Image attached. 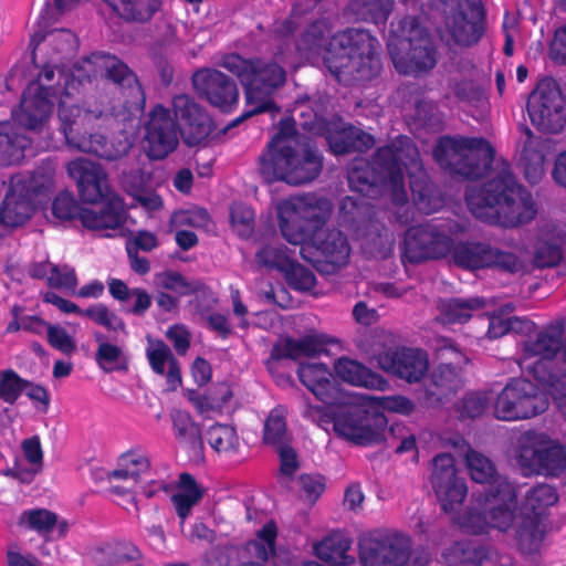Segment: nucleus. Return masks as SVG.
<instances>
[{"mask_svg": "<svg viewBox=\"0 0 566 566\" xmlns=\"http://www.w3.org/2000/svg\"><path fill=\"white\" fill-rule=\"evenodd\" d=\"M98 77L127 86L136 102L142 101L137 78L116 56L94 53L71 73L46 65L39 77L27 86L21 104L12 112L11 119L0 122V164L18 165L28 155L34 154L32 138L22 133L21 128L30 133H41L46 127L56 102L61 130L69 147L107 160H116L126 155L133 139L125 132L111 140L102 135H81L82 130L93 127L104 115L103 111H82L76 104L80 86Z\"/></svg>", "mask_w": 566, "mask_h": 566, "instance_id": "nucleus-1", "label": "nucleus"}, {"mask_svg": "<svg viewBox=\"0 0 566 566\" xmlns=\"http://www.w3.org/2000/svg\"><path fill=\"white\" fill-rule=\"evenodd\" d=\"M433 155L443 169L467 178L482 176L481 167L486 170L488 181L467 192L468 207L478 219L516 227L534 218L532 196L515 182L506 161L494 159L492 147L483 139L443 137Z\"/></svg>", "mask_w": 566, "mask_h": 566, "instance_id": "nucleus-2", "label": "nucleus"}, {"mask_svg": "<svg viewBox=\"0 0 566 566\" xmlns=\"http://www.w3.org/2000/svg\"><path fill=\"white\" fill-rule=\"evenodd\" d=\"M403 169L409 177L417 210L426 214L438 211L443 200L428 184L419 151L406 136H399L390 145L379 148L373 165L356 159L348 171L349 187L370 198L381 192L390 198L397 220L408 223L413 219V212L407 201Z\"/></svg>", "mask_w": 566, "mask_h": 566, "instance_id": "nucleus-3", "label": "nucleus"}, {"mask_svg": "<svg viewBox=\"0 0 566 566\" xmlns=\"http://www.w3.org/2000/svg\"><path fill=\"white\" fill-rule=\"evenodd\" d=\"M496 490L485 500L479 501L486 514L470 511L460 523V528L470 534H486L494 530L510 536L525 554L539 549L545 524L543 513L556 503L557 494L547 484H539L527 491L521 506L517 504V488L507 480H497Z\"/></svg>", "mask_w": 566, "mask_h": 566, "instance_id": "nucleus-4", "label": "nucleus"}, {"mask_svg": "<svg viewBox=\"0 0 566 566\" xmlns=\"http://www.w3.org/2000/svg\"><path fill=\"white\" fill-rule=\"evenodd\" d=\"M276 209L282 235L301 247L304 260L326 273L347 263L350 248L346 238L339 231L323 230L332 213L328 199L305 193L281 201Z\"/></svg>", "mask_w": 566, "mask_h": 566, "instance_id": "nucleus-5", "label": "nucleus"}, {"mask_svg": "<svg viewBox=\"0 0 566 566\" xmlns=\"http://www.w3.org/2000/svg\"><path fill=\"white\" fill-rule=\"evenodd\" d=\"M327 32L326 21L311 25L297 44L300 55L313 63L322 57L339 82L365 81L379 72V42L368 31L352 28L329 40L325 38Z\"/></svg>", "mask_w": 566, "mask_h": 566, "instance_id": "nucleus-6", "label": "nucleus"}, {"mask_svg": "<svg viewBox=\"0 0 566 566\" xmlns=\"http://www.w3.org/2000/svg\"><path fill=\"white\" fill-rule=\"evenodd\" d=\"M458 231H461L459 226L451 227L446 223L412 227L406 232L402 256L411 263L450 258L468 269L500 266L513 272L518 268V259L512 253L501 252L484 244H454L450 233Z\"/></svg>", "mask_w": 566, "mask_h": 566, "instance_id": "nucleus-7", "label": "nucleus"}, {"mask_svg": "<svg viewBox=\"0 0 566 566\" xmlns=\"http://www.w3.org/2000/svg\"><path fill=\"white\" fill-rule=\"evenodd\" d=\"M323 166L322 156L295 132L294 120H281L259 158V170L268 182L298 186L314 180Z\"/></svg>", "mask_w": 566, "mask_h": 566, "instance_id": "nucleus-8", "label": "nucleus"}, {"mask_svg": "<svg viewBox=\"0 0 566 566\" xmlns=\"http://www.w3.org/2000/svg\"><path fill=\"white\" fill-rule=\"evenodd\" d=\"M176 122L169 111L157 105L145 124L143 149L149 159H164L178 145L176 124L186 144L202 142L211 130L210 117L187 95H177L172 101Z\"/></svg>", "mask_w": 566, "mask_h": 566, "instance_id": "nucleus-9", "label": "nucleus"}, {"mask_svg": "<svg viewBox=\"0 0 566 566\" xmlns=\"http://www.w3.org/2000/svg\"><path fill=\"white\" fill-rule=\"evenodd\" d=\"M336 343L324 334L310 333L300 339H281L272 350L275 358L301 359L296 374L300 381L324 403L323 407L350 406L355 392L342 388L333 379L327 365L313 360L315 357L327 354V345Z\"/></svg>", "mask_w": 566, "mask_h": 566, "instance_id": "nucleus-10", "label": "nucleus"}, {"mask_svg": "<svg viewBox=\"0 0 566 566\" xmlns=\"http://www.w3.org/2000/svg\"><path fill=\"white\" fill-rule=\"evenodd\" d=\"M69 176L76 181L78 192L87 202H104L101 207L85 208L80 212L82 224L91 230H114L126 220L123 200L111 191L107 174L96 163L75 159L67 164Z\"/></svg>", "mask_w": 566, "mask_h": 566, "instance_id": "nucleus-11", "label": "nucleus"}, {"mask_svg": "<svg viewBox=\"0 0 566 566\" xmlns=\"http://www.w3.org/2000/svg\"><path fill=\"white\" fill-rule=\"evenodd\" d=\"M564 329L563 318L553 322L545 329L538 331L535 324L528 319L518 317L504 319L500 316H492L488 335L490 338H499L509 331L521 333V338L517 340L516 363L521 370L533 375L535 380L546 381L547 361L558 349Z\"/></svg>", "mask_w": 566, "mask_h": 566, "instance_id": "nucleus-12", "label": "nucleus"}, {"mask_svg": "<svg viewBox=\"0 0 566 566\" xmlns=\"http://www.w3.org/2000/svg\"><path fill=\"white\" fill-rule=\"evenodd\" d=\"M302 413L325 431L360 446L379 442L387 427L385 416H374L371 410L358 406H313L306 403Z\"/></svg>", "mask_w": 566, "mask_h": 566, "instance_id": "nucleus-13", "label": "nucleus"}, {"mask_svg": "<svg viewBox=\"0 0 566 566\" xmlns=\"http://www.w3.org/2000/svg\"><path fill=\"white\" fill-rule=\"evenodd\" d=\"M222 66L237 75L245 88L247 116L274 106L273 96L285 82V72L275 62L247 60L238 54L224 56Z\"/></svg>", "mask_w": 566, "mask_h": 566, "instance_id": "nucleus-14", "label": "nucleus"}, {"mask_svg": "<svg viewBox=\"0 0 566 566\" xmlns=\"http://www.w3.org/2000/svg\"><path fill=\"white\" fill-rule=\"evenodd\" d=\"M52 184V167L39 168L32 174L13 175L0 206V235L29 220L36 205L41 202V197L45 196Z\"/></svg>", "mask_w": 566, "mask_h": 566, "instance_id": "nucleus-15", "label": "nucleus"}, {"mask_svg": "<svg viewBox=\"0 0 566 566\" xmlns=\"http://www.w3.org/2000/svg\"><path fill=\"white\" fill-rule=\"evenodd\" d=\"M388 50L396 70L417 74L432 69L436 51L426 29L416 18H405L388 38Z\"/></svg>", "mask_w": 566, "mask_h": 566, "instance_id": "nucleus-16", "label": "nucleus"}, {"mask_svg": "<svg viewBox=\"0 0 566 566\" xmlns=\"http://www.w3.org/2000/svg\"><path fill=\"white\" fill-rule=\"evenodd\" d=\"M513 458L524 475L557 476L566 470V447L543 431L522 432Z\"/></svg>", "mask_w": 566, "mask_h": 566, "instance_id": "nucleus-17", "label": "nucleus"}, {"mask_svg": "<svg viewBox=\"0 0 566 566\" xmlns=\"http://www.w3.org/2000/svg\"><path fill=\"white\" fill-rule=\"evenodd\" d=\"M548 408V399L538 387L525 378L512 379L494 400V416L504 421L533 418Z\"/></svg>", "mask_w": 566, "mask_h": 566, "instance_id": "nucleus-18", "label": "nucleus"}, {"mask_svg": "<svg viewBox=\"0 0 566 566\" xmlns=\"http://www.w3.org/2000/svg\"><path fill=\"white\" fill-rule=\"evenodd\" d=\"M430 3L446 14V28L457 44L469 46L481 39L484 14L480 0H430Z\"/></svg>", "mask_w": 566, "mask_h": 566, "instance_id": "nucleus-19", "label": "nucleus"}, {"mask_svg": "<svg viewBox=\"0 0 566 566\" xmlns=\"http://www.w3.org/2000/svg\"><path fill=\"white\" fill-rule=\"evenodd\" d=\"M531 123L543 133H559L566 124V97L553 80L541 81L528 97Z\"/></svg>", "mask_w": 566, "mask_h": 566, "instance_id": "nucleus-20", "label": "nucleus"}, {"mask_svg": "<svg viewBox=\"0 0 566 566\" xmlns=\"http://www.w3.org/2000/svg\"><path fill=\"white\" fill-rule=\"evenodd\" d=\"M411 556L410 538L398 532H373L359 541L363 566H406Z\"/></svg>", "mask_w": 566, "mask_h": 566, "instance_id": "nucleus-21", "label": "nucleus"}, {"mask_svg": "<svg viewBox=\"0 0 566 566\" xmlns=\"http://www.w3.org/2000/svg\"><path fill=\"white\" fill-rule=\"evenodd\" d=\"M446 446L453 448L460 455L464 457L465 467L471 479L476 483H491V488L481 495H473L472 504L460 515L454 517V522L460 527L459 521L464 515L473 511L481 516L486 514V509L479 501H484L492 492L496 490L497 480H505L504 478L496 475V469L494 463L483 453L473 450L467 443V441L458 434H454L447 439Z\"/></svg>", "mask_w": 566, "mask_h": 566, "instance_id": "nucleus-22", "label": "nucleus"}, {"mask_svg": "<svg viewBox=\"0 0 566 566\" xmlns=\"http://www.w3.org/2000/svg\"><path fill=\"white\" fill-rule=\"evenodd\" d=\"M431 484L447 513L457 512L468 494L467 483L458 475L454 459L448 453H441L433 459Z\"/></svg>", "mask_w": 566, "mask_h": 566, "instance_id": "nucleus-23", "label": "nucleus"}, {"mask_svg": "<svg viewBox=\"0 0 566 566\" xmlns=\"http://www.w3.org/2000/svg\"><path fill=\"white\" fill-rule=\"evenodd\" d=\"M376 360L380 369L410 384L420 381L429 368L426 352L418 348L388 349L380 353Z\"/></svg>", "mask_w": 566, "mask_h": 566, "instance_id": "nucleus-24", "label": "nucleus"}, {"mask_svg": "<svg viewBox=\"0 0 566 566\" xmlns=\"http://www.w3.org/2000/svg\"><path fill=\"white\" fill-rule=\"evenodd\" d=\"M192 82L199 94L222 111L229 112L238 103L237 85L217 70H200L193 74Z\"/></svg>", "mask_w": 566, "mask_h": 566, "instance_id": "nucleus-25", "label": "nucleus"}, {"mask_svg": "<svg viewBox=\"0 0 566 566\" xmlns=\"http://www.w3.org/2000/svg\"><path fill=\"white\" fill-rule=\"evenodd\" d=\"M333 369L337 378L352 386L380 391L389 389L388 380L356 359L339 357L334 361Z\"/></svg>", "mask_w": 566, "mask_h": 566, "instance_id": "nucleus-26", "label": "nucleus"}, {"mask_svg": "<svg viewBox=\"0 0 566 566\" xmlns=\"http://www.w3.org/2000/svg\"><path fill=\"white\" fill-rule=\"evenodd\" d=\"M146 357L153 371L166 377L169 389L175 390L181 385L178 361L163 340L147 336Z\"/></svg>", "mask_w": 566, "mask_h": 566, "instance_id": "nucleus-27", "label": "nucleus"}, {"mask_svg": "<svg viewBox=\"0 0 566 566\" xmlns=\"http://www.w3.org/2000/svg\"><path fill=\"white\" fill-rule=\"evenodd\" d=\"M205 489L188 473H182L171 491L170 500L182 526L192 509L202 500Z\"/></svg>", "mask_w": 566, "mask_h": 566, "instance_id": "nucleus-28", "label": "nucleus"}, {"mask_svg": "<svg viewBox=\"0 0 566 566\" xmlns=\"http://www.w3.org/2000/svg\"><path fill=\"white\" fill-rule=\"evenodd\" d=\"M21 527L33 531L41 536L56 533L57 538L64 537L69 532V523L57 514L46 509H30L23 511L18 520Z\"/></svg>", "mask_w": 566, "mask_h": 566, "instance_id": "nucleus-29", "label": "nucleus"}, {"mask_svg": "<svg viewBox=\"0 0 566 566\" xmlns=\"http://www.w3.org/2000/svg\"><path fill=\"white\" fill-rule=\"evenodd\" d=\"M350 548L352 539L344 533L334 532L314 545V553L327 566H350L355 563Z\"/></svg>", "mask_w": 566, "mask_h": 566, "instance_id": "nucleus-30", "label": "nucleus"}, {"mask_svg": "<svg viewBox=\"0 0 566 566\" xmlns=\"http://www.w3.org/2000/svg\"><path fill=\"white\" fill-rule=\"evenodd\" d=\"M150 470L148 453L140 448H134L118 457L116 469L109 473V479L112 481L130 480L134 484H139L142 478L148 475Z\"/></svg>", "mask_w": 566, "mask_h": 566, "instance_id": "nucleus-31", "label": "nucleus"}, {"mask_svg": "<svg viewBox=\"0 0 566 566\" xmlns=\"http://www.w3.org/2000/svg\"><path fill=\"white\" fill-rule=\"evenodd\" d=\"M564 231L556 224H545L538 233L535 244V261L539 266H552L562 259Z\"/></svg>", "mask_w": 566, "mask_h": 566, "instance_id": "nucleus-32", "label": "nucleus"}, {"mask_svg": "<svg viewBox=\"0 0 566 566\" xmlns=\"http://www.w3.org/2000/svg\"><path fill=\"white\" fill-rule=\"evenodd\" d=\"M441 357L449 363L439 367L433 375V382L441 394L455 390L461 385L458 368L468 363V358L461 354L451 343L441 348Z\"/></svg>", "mask_w": 566, "mask_h": 566, "instance_id": "nucleus-33", "label": "nucleus"}, {"mask_svg": "<svg viewBox=\"0 0 566 566\" xmlns=\"http://www.w3.org/2000/svg\"><path fill=\"white\" fill-rule=\"evenodd\" d=\"M350 406L365 407L371 410L374 416H384L385 411L406 416L415 410L413 402L400 395L379 397L355 392V399Z\"/></svg>", "mask_w": 566, "mask_h": 566, "instance_id": "nucleus-34", "label": "nucleus"}, {"mask_svg": "<svg viewBox=\"0 0 566 566\" xmlns=\"http://www.w3.org/2000/svg\"><path fill=\"white\" fill-rule=\"evenodd\" d=\"M150 180L148 171L140 170L129 174L124 178V187L127 192L147 211L155 212L163 208L161 198L154 191L146 190Z\"/></svg>", "mask_w": 566, "mask_h": 566, "instance_id": "nucleus-35", "label": "nucleus"}, {"mask_svg": "<svg viewBox=\"0 0 566 566\" xmlns=\"http://www.w3.org/2000/svg\"><path fill=\"white\" fill-rule=\"evenodd\" d=\"M119 17L128 21L146 22L160 8L161 0H104Z\"/></svg>", "mask_w": 566, "mask_h": 566, "instance_id": "nucleus-36", "label": "nucleus"}, {"mask_svg": "<svg viewBox=\"0 0 566 566\" xmlns=\"http://www.w3.org/2000/svg\"><path fill=\"white\" fill-rule=\"evenodd\" d=\"M327 142L333 153L337 155L349 150L363 151L370 148L375 143L370 134L355 127H344L339 133L328 135Z\"/></svg>", "mask_w": 566, "mask_h": 566, "instance_id": "nucleus-37", "label": "nucleus"}, {"mask_svg": "<svg viewBox=\"0 0 566 566\" xmlns=\"http://www.w3.org/2000/svg\"><path fill=\"white\" fill-rule=\"evenodd\" d=\"M30 272L34 277H45L48 283L56 289L74 292L77 286L75 271L69 265H53L49 262L36 263Z\"/></svg>", "mask_w": 566, "mask_h": 566, "instance_id": "nucleus-38", "label": "nucleus"}, {"mask_svg": "<svg viewBox=\"0 0 566 566\" xmlns=\"http://www.w3.org/2000/svg\"><path fill=\"white\" fill-rule=\"evenodd\" d=\"M206 440L217 453L224 457L237 454L240 448L237 430L230 424H212L206 431Z\"/></svg>", "mask_w": 566, "mask_h": 566, "instance_id": "nucleus-39", "label": "nucleus"}, {"mask_svg": "<svg viewBox=\"0 0 566 566\" xmlns=\"http://www.w3.org/2000/svg\"><path fill=\"white\" fill-rule=\"evenodd\" d=\"M526 140L522 150V165L525 178L531 184H536L544 175V163L546 155L543 149H535L537 142L530 129L525 130Z\"/></svg>", "mask_w": 566, "mask_h": 566, "instance_id": "nucleus-40", "label": "nucleus"}, {"mask_svg": "<svg viewBox=\"0 0 566 566\" xmlns=\"http://www.w3.org/2000/svg\"><path fill=\"white\" fill-rule=\"evenodd\" d=\"M484 306L481 298L460 300L453 298L442 303L441 322L443 324H457L467 322L476 310Z\"/></svg>", "mask_w": 566, "mask_h": 566, "instance_id": "nucleus-41", "label": "nucleus"}, {"mask_svg": "<svg viewBox=\"0 0 566 566\" xmlns=\"http://www.w3.org/2000/svg\"><path fill=\"white\" fill-rule=\"evenodd\" d=\"M394 0H352L348 10L357 19L380 23L391 12Z\"/></svg>", "mask_w": 566, "mask_h": 566, "instance_id": "nucleus-42", "label": "nucleus"}, {"mask_svg": "<svg viewBox=\"0 0 566 566\" xmlns=\"http://www.w3.org/2000/svg\"><path fill=\"white\" fill-rule=\"evenodd\" d=\"M22 451L24 461L28 465L24 467L22 461L15 464V474L22 481L31 480L42 468L43 452L38 437L27 439L22 443Z\"/></svg>", "mask_w": 566, "mask_h": 566, "instance_id": "nucleus-43", "label": "nucleus"}, {"mask_svg": "<svg viewBox=\"0 0 566 566\" xmlns=\"http://www.w3.org/2000/svg\"><path fill=\"white\" fill-rule=\"evenodd\" d=\"M139 549L130 542H117L101 547L95 553V562L102 566L116 565L139 557Z\"/></svg>", "mask_w": 566, "mask_h": 566, "instance_id": "nucleus-44", "label": "nucleus"}, {"mask_svg": "<svg viewBox=\"0 0 566 566\" xmlns=\"http://www.w3.org/2000/svg\"><path fill=\"white\" fill-rule=\"evenodd\" d=\"M275 537L276 526L273 522H268L258 532L255 539L248 545V549L259 560L264 562L274 554Z\"/></svg>", "mask_w": 566, "mask_h": 566, "instance_id": "nucleus-45", "label": "nucleus"}, {"mask_svg": "<svg viewBox=\"0 0 566 566\" xmlns=\"http://www.w3.org/2000/svg\"><path fill=\"white\" fill-rule=\"evenodd\" d=\"M28 386V381L21 378L12 369L0 370V400L14 403Z\"/></svg>", "mask_w": 566, "mask_h": 566, "instance_id": "nucleus-46", "label": "nucleus"}, {"mask_svg": "<svg viewBox=\"0 0 566 566\" xmlns=\"http://www.w3.org/2000/svg\"><path fill=\"white\" fill-rule=\"evenodd\" d=\"M264 441L273 446L285 444L286 424L285 411L282 408L273 409L264 423Z\"/></svg>", "mask_w": 566, "mask_h": 566, "instance_id": "nucleus-47", "label": "nucleus"}, {"mask_svg": "<svg viewBox=\"0 0 566 566\" xmlns=\"http://www.w3.org/2000/svg\"><path fill=\"white\" fill-rule=\"evenodd\" d=\"M154 283L157 289L166 292L170 291L178 296H185L193 293L195 287L180 273L166 271L155 275Z\"/></svg>", "mask_w": 566, "mask_h": 566, "instance_id": "nucleus-48", "label": "nucleus"}, {"mask_svg": "<svg viewBox=\"0 0 566 566\" xmlns=\"http://www.w3.org/2000/svg\"><path fill=\"white\" fill-rule=\"evenodd\" d=\"M97 363L105 371L122 369L126 366V358L122 349L109 343H102L96 354Z\"/></svg>", "mask_w": 566, "mask_h": 566, "instance_id": "nucleus-49", "label": "nucleus"}, {"mask_svg": "<svg viewBox=\"0 0 566 566\" xmlns=\"http://www.w3.org/2000/svg\"><path fill=\"white\" fill-rule=\"evenodd\" d=\"M210 222V216L202 208H191L175 212L170 218V223L175 228L192 227L205 228Z\"/></svg>", "mask_w": 566, "mask_h": 566, "instance_id": "nucleus-50", "label": "nucleus"}, {"mask_svg": "<svg viewBox=\"0 0 566 566\" xmlns=\"http://www.w3.org/2000/svg\"><path fill=\"white\" fill-rule=\"evenodd\" d=\"M84 316L90 317L104 328L117 332L124 328L122 319L104 304H95L84 311Z\"/></svg>", "mask_w": 566, "mask_h": 566, "instance_id": "nucleus-51", "label": "nucleus"}, {"mask_svg": "<svg viewBox=\"0 0 566 566\" xmlns=\"http://www.w3.org/2000/svg\"><path fill=\"white\" fill-rule=\"evenodd\" d=\"M300 493L310 505H313L325 491V479L322 475L304 474L300 476Z\"/></svg>", "mask_w": 566, "mask_h": 566, "instance_id": "nucleus-52", "label": "nucleus"}, {"mask_svg": "<svg viewBox=\"0 0 566 566\" xmlns=\"http://www.w3.org/2000/svg\"><path fill=\"white\" fill-rule=\"evenodd\" d=\"M253 211L242 203H234L231 207V223L241 237H248L253 230Z\"/></svg>", "mask_w": 566, "mask_h": 566, "instance_id": "nucleus-53", "label": "nucleus"}, {"mask_svg": "<svg viewBox=\"0 0 566 566\" xmlns=\"http://www.w3.org/2000/svg\"><path fill=\"white\" fill-rule=\"evenodd\" d=\"M286 265L289 266L286 279L290 285L301 291H310L314 287L315 276L311 270L291 261Z\"/></svg>", "mask_w": 566, "mask_h": 566, "instance_id": "nucleus-54", "label": "nucleus"}, {"mask_svg": "<svg viewBox=\"0 0 566 566\" xmlns=\"http://www.w3.org/2000/svg\"><path fill=\"white\" fill-rule=\"evenodd\" d=\"M474 69L471 67L469 76L458 81V77H452V92L461 101L471 102L478 99L481 94V88L474 80Z\"/></svg>", "mask_w": 566, "mask_h": 566, "instance_id": "nucleus-55", "label": "nucleus"}, {"mask_svg": "<svg viewBox=\"0 0 566 566\" xmlns=\"http://www.w3.org/2000/svg\"><path fill=\"white\" fill-rule=\"evenodd\" d=\"M171 417L174 428L181 439L189 442H196L198 440L199 430L187 412L176 410Z\"/></svg>", "mask_w": 566, "mask_h": 566, "instance_id": "nucleus-56", "label": "nucleus"}, {"mask_svg": "<svg viewBox=\"0 0 566 566\" xmlns=\"http://www.w3.org/2000/svg\"><path fill=\"white\" fill-rule=\"evenodd\" d=\"M366 207L365 203L359 202L354 197H346L339 207V222L344 226L361 220L365 216Z\"/></svg>", "mask_w": 566, "mask_h": 566, "instance_id": "nucleus-57", "label": "nucleus"}, {"mask_svg": "<svg viewBox=\"0 0 566 566\" xmlns=\"http://www.w3.org/2000/svg\"><path fill=\"white\" fill-rule=\"evenodd\" d=\"M48 340L52 347L63 354H71L75 350V340L60 326L50 325L48 327Z\"/></svg>", "mask_w": 566, "mask_h": 566, "instance_id": "nucleus-58", "label": "nucleus"}, {"mask_svg": "<svg viewBox=\"0 0 566 566\" xmlns=\"http://www.w3.org/2000/svg\"><path fill=\"white\" fill-rule=\"evenodd\" d=\"M489 398L484 392H472L465 396L462 401L460 412L470 418L481 416L488 406Z\"/></svg>", "mask_w": 566, "mask_h": 566, "instance_id": "nucleus-59", "label": "nucleus"}, {"mask_svg": "<svg viewBox=\"0 0 566 566\" xmlns=\"http://www.w3.org/2000/svg\"><path fill=\"white\" fill-rule=\"evenodd\" d=\"M52 211L57 219H72L77 211L74 197L69 192L60 193L53 201Z\"/></svg>", "mask_w": 566, "mask_h": 566, "instance_id": "nucleus-60", "label": "nucleus"}, {"mask_svg": "<svg viewBox=\"0 0 566 566\" xmlns=\"http://www.w3.org/2000/svg\"><path fill=\"white\" fill-rule=\"evenodd\" d=\"M276 448L280 458V475L282 478H292L298 469V460L295 451L286 443Z\"/></svg>", "mask_w": 566, "mask_h": 566, "instance_id": "nucleus-61", "label": "nucleus"}, {"mask_svg": "<svg viewBox=\"0 0 566 566\" xmlns=\"http://www.w3.org/2000/svg\"><path fill=\"white\" fill-rule=\"evenodd\" d=\"M167 339L174 345L176 352L184 355L190 345V334L184 325H174L166 332Z\"/></svg>", "mask_w": 566, "mask_h": 566, "instance_id": "nucleus-62", "label": "nucleus"}, {"mask_svg": "<svg viewBox=\"0 0 566 566\" xmlns=\"http://www.w3.org/2000/svg\"><path fill=\"white\" fill-rule=\"evenodd\" d=\"M259 264L268 266L283 268L290 262L281 251L275 248L266 247L256 253Z\"/></svg>", "mask_w": 566, "mask_h": 566, "instance_id": "nucleus-63", "label": "nucleus"}, {"mask_svg": "<svg viewBox=\"0 0 566 566\" xmlns=\"http://www.w3.org/2000/svg\"><path fill=\"white\" fill-rule=\"evenodd\" d=\"M551 56L559 63H566V25L555 32L551 44Z\"/></svg>", "mask_w": 566, "mask_h": 566, "instance_id": "nucleus-64", "label": "nucleus"}]
</instances>
